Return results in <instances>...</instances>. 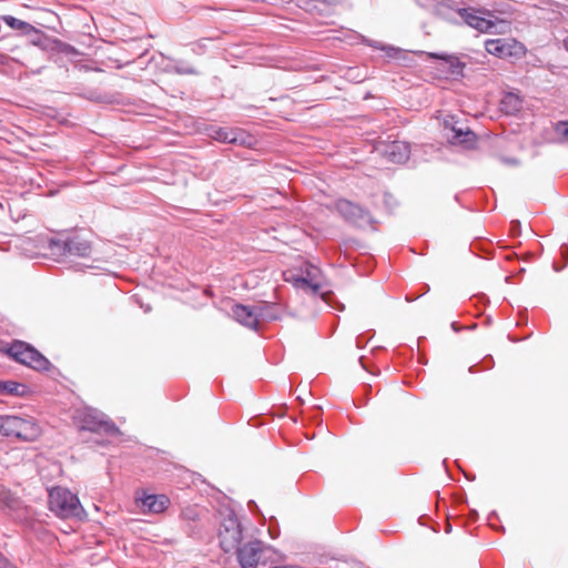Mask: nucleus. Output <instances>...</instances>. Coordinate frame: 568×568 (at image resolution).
I'll list each match as a JSON object with an SVG mask.
<instances>
[{"mask_svg": "<svg viewBox=\"0 0 568 568\" xmlns=\"http://www.w3.org/2000/svg\"><path fill=\"white\" fill-rule=\"evenodd\" d=\"M43 246L57 257H89L92 253L91 242L77 233H61L55 237H47Z\"/></svg>", "mask_w": 568, "mask_h": 568, "instance_id": "obj_1", "label": "nucleus"}, {"mask_svg": "<svg viewBox=\"0 0 568 568\" xmlns=\"http://www.w3.org/2000/svg\"><path fill=\"white\" fill-rule=\"evenodd\" d=\"M41 434V428L33 417L0 415V435L14 437L22 442H33Z\"/></svg>", "mask_w": 568, "mask_h": 568, "instance_id": "obj_2", "label": "nucleus"}, {"mask_svg": "<svg viewBox=\"0 0 568 568\" xmlns=\"http://www.w3.org/2000/svg\"><path fill=\"white\" fill-rule=\"evenodd\" d=\"M236 559L241 568H256L266 566L275 560L277 551L274 547L254 539L242 544L236 550Z\"/></svg>", "mask_w": 568, "mask_h": 568, "instance_id": "obj_3", "label": "nucleus"}, {"mask_svg": "<svg viewBox=\"0 0 568 568\" xmlns=\"http://www.w3.org/2000/svg\"><path fill=\"white\" fill-rule=\"evenodd\" d=\"M49 508L61 518H79L85 516L79 497L63 487H53L49 490Z\"/></svg>", "mask_w": 568, "mask_h": 568, "instance_id": "obj_4", "label": "nucleus"}, {"mask_svg": "<svg viewBox=\"0 0 568 568\" xmlns=\"http://www.w3.org/2000/svg\"><path fill=\"white\" fill-rule=\"evenodd\" d=\"M7 353L16 362L36 371H49L50 362L38 349L27 342L16 339L9 344Z\"/></svg>", "mask_w": 568, "mask_h": 568, "instance_id": "obj_5", "label": "nucleus"}, {"mask_svg": "<svg viewBox=\"0 0 568 568\" xmlns=\"http://www.w3.org/2000/svg\"><path fill=\"white\" fill-rule=\"evenodd\" d=\"M1 19L4 21V23L10 27L11 29L20 30L24 34H29L31 31H34L38 33V39L33 40V44L40 47L41 49H49L52 48L50 44L53 43L54 48L59 49V51L63 53H71L74 51V48L65 42H62L58 39H50L47 37L43 32L37 30L30 23L22 21L13 16H2Z\"/></svg>", "mask_w": 568, "mask_h": 568, "instance_id": "obj_6", "label": "nucleus"}, {"mask_svg": "<svg viewBox=\"0 0 568 568\" xmlns=\"http://www.w3.org/2000/svg\"><path fill=\"white\" fill-rule=\"evenodd\" d=\"M242 526L235 513L233 510H229L219 529L221 549L224 552L235 551L242 545Z\"/></svg>", "mask_w": 568, "mask_h": 568, "instance_id": "obj_7", "label": "nucleus"}, {"mask_svg": "<svg viewBox=\"0 0 568 568\" xmlns=\"http://www.w3.org/2000/svg\"><path fill=\"white\" fill-rule=\"evenodd\" d=\"M335 209L345 222L355 227L366 229L374 222L368 210L346 199L337 200L335 202Z\"/></svg>", "mask_w": 568, "mask_h": 568, "instance_id": "obj_8", "label": "nucleus"}, {"mask_svg": "<svg viewBox=\"0 0 568 568\" xmlns=\"http://www.w3.org/2000/svg\"><path fill=\"white\" fill-rule=\"evenodd\" d=\"M205 131L209 138L221 143L251 146L254 142L253 135L241 128H226L211 124Z\"/></svg>", "mask_w": 568, "mask_h": 568, "instance_id": "obj_9", "label": "nucleus"}, {"mask_svg": "<svg viewBox=\"0 0 568 568\" xmlns=\"http://www.w3.org/2000/svg\"><path fill=\"white\" fill-rule=\"evenodd\" d=\"M81 429L92 433H103L105 435H116L120 433L118 426L106 416L92 408L82 412L80 416Z\"/></svg>", "mask_w": 568, "mask_h": 568, "instance_id": "obj_10", "label": "nucleus"}, {"mask_svg": "<svg viewBox=\"0 0 568 568\" xmlns=\"http://www.w3.org/2000/svg\"><path fill=\"white\" fill-rule=\"evenodd\" d=\"M459 18L465 24L481 33H491L496 28V22L493 20L495 16L488 10L464 7L459 11Z\"/></svg>", "mask_w": 568, "mask_h": 568, "instance_id": "obj_11", "label": "nucleus"}, {"mask_svg": "<svg viewBox=\"0 0 568 568\" xmlns=\"http://www.w3.org/2000/svg\"><path fill=\"white\" fill-rule=\"evenodd\" d=\"M485 49L489 54L498 58L521 57L526 52L524 44L520 42L504 38L487 39Z\"/></svg>", "mask_w": 568, "mask_h": 568, "instance_id": "obj_12", "label": "nucleus"}, {"mask_svg": "<svg viewBox=\"0 0 568 568\" xmlns=\"http://www.w3.org/2000/svg\"><path fill=\"white\" fill-rule=\"evenodd\" d=\"M433 4V13L452 23H457L456 16L459 17L460 7L455 0H429Z\"/></svg>", "mask_w": 568, "mask_h": 568, "instance_id": "obj_13", "label": "nucleus"}, {"mask_svg": "<svg viewBox=\"0 0 568 568\" xmlns=\"http://www.w3.org/2000/svg\"><path fill=\"white\" fill-rule=\"evenodd\" d=\"M383 153L387 161L403 164L409 159L410 146L404 141H393L385 145Z\"/></svg>", "mask_w": 568, "mask_h": 568, "instance_id": "obj_14", "label": "nucleus"}, {"mask_svg": "<svg viewBox=\"0 0 568 568\" xmlns=\"http://www.w3.org/2000/svg\"><path fill=\"white\" fill-rule=\"evenodd\" d=\"M427 55L429 59L443 61L447 65V73L454 79L464 77L466 63L462 62L456 55L444 52H428Z\"/></svg>", "mask_w": 568, "mask_h": 568, "instance_id": "obj_15", "label": "nucleus"}, {"mask_svg": "<svg viewBox=\"0 0 568 568\" xmlns=\"http://www.w3.org/2000/svg\"><path fill=\"white\" fill-rule=\"evenodd\" d=\"M138 504L143 511L152 514L163 513L170 505V499L165 495H146L136 498Z\"/></svg>", "mask_w": 568, "mask_h": 568, "instance_id": "obj_16", "label": "nucleus"}, {"mask_svg": "<svg viewBox=\"0 0 568 568\" xmlns=\"http://www.w3.org/2000/svg\"><path fill=\"white\" fill-rule=\"evenodd\" d=\"M232 315L236 322L251 329L257 331L258 324L256 318L255 305L250 307L243 304H234L232 306Z\"/></svg>", "mask_w": 568, "mask_h": 568, "instance_id": "obj_17", "label": "nucleus"}, {"mask_svg": "<svg viewBox=\"0 0 568 568\" xmlns=\"http://www.w3.org/2000/svg\"><path fill=\"white\" fill-rule=\"evenodd\" d=\"M257 323L262 321H276L281 317L280 307L274 303L262 302L255 305Z\"/></svg>", "mask_w": 568, "mask_h": 568, "instance_id": "obj_18", "label": "nucleus"}, {"mask_svg": "<svg viewBox=\"0 0 568 568\" xmlns=\"http://www.w3.org/2000/svg\"><path fill=\"white\" fill-rule=\"evenodd\" d=\"M523 108L521 98L513 92L506 93L500 100V111L507 115L517 114Z\"/></svg>", "mask_w": 568, "mask_h": 568, "instance_id": "obj_19", "label": "nucleus"}, {"mask_svg": "<svg viewBox=\"0 0 568 568\" xmlns=\"http://www.w3.org/2000/svg\"><path fill=\"white\" fill-rule=\"evenodd\" d=\"M27 385L16 381H0L1 395L23 396L27 393Z\"/></svg>", "mask_w": 568, "mask_h": 568, "instance_id": "obj_20", "label": "nucleus"}, {"mask_svg": "<svg viewBox=\"0 0 568 568\" xmlns=\"http://www.w3.org/2000/svg\"><path fill=\"white\" fill-rule=\"evenodd\" d=\"M454 135L452 138L454 143L465 144L475 139V134L469 129L463 130L462 128L453 129Z\"/></svg>", "mask_w": 568, "mask_h": 568, "instance_id": "obj_21", "label": "nucleus"}, {"mask_svg": "<svg viewBox=\"0 0 568 568\" xmlns=\"http://www.w3.org/2000/svg\"><path fill=\"white\" fill-rule=\"evenodd\" d=\"M173 70L175 73L181 74V75L197 74L196 69L193 65H191L186 62H183V61L176 62L173 67Z\"/></svg>", "mask_w": 568, "mask_h": 568, "instance_id": "obj_22", "label": "nucleus"}, {"mask_svg": "<svg viewBox=\"0 0 568 568\" xmlns=\"http://www.w3.org/2000/svg\"><path fill=\"white\" fill-rule=\"evenodd\" d=\"M494 365V359L491 356H486L481 363L471 365L469 367V373L474 374L480 371L490 369Z\"/></svg>", "mask_w": 568, "mask_h": 568, "instance_id": "obj_23", "label": "nucleus"}, {"mask_svg": "<svg viewBox=\"0 0 568 568\" xmlns=\"http://www.w3.org/2000/svg\"><path fill=\"white\" fill-rule=\"evenodd\" d=\"M296 284L301 287H310L314 293L321 290L320 284L313 283L312 280L303 276L296 278Z\"/></svg>", "mask_w": 568, "mask_h": 568, "instance_id": "obj_24", "label": "nucleus"}, {"mask_svg": "<svg viewBox=\"0 0 568 568\" xmlns=\"http://www.w3.org/2000/svg\"><path fill=\"white\" fill-rule=\"evenodd\" d=\"M85 98L90 101H95V102H111L110 99H108L106 94H102L98 91H89L87 94H85Z\"/></svg>", "mask_w": 568, "mask_h": 568, "instance_id": "obj_25", "label": "nucleus"}, {"mask_svg": "<svg viewBox=\"0 0 568 568\" xmlns=\"http://www.w3.org/2000/svg\"><path fill=\"white\" fill-rule=\"evenodd\" d=\"M556 131L568 141V122H558Z\"/></svg>", "mask_w": 568, "mask_h": 568, "instance_id": "obj_26", "label": "nucleus"}, {"mask_svg": "<svg viewBox=\"0 0 568 568\" xmlns=\"http://www.w3.org/2000/svg\"><path fill=\"white\" fill-rule=\"evenodd\" d=\"M2 504L4 506H7L8 508H14L16 507V504H17V499L14 497H12L11 495H6L3 498H2Z\"/></svg>", "mask_w": 568, "mask_h": 568, "instance_id": "obj_27", "label": "nucleus"}, {"mask_svg": "<svg viewBox=\"0 0 568 568\" xmlns=\"http://www.w3.org/2000/svg\"><path fill=\"white\" fill-rule=\"evenodd\" d=\"M10 567H11V564H10L9 559L2 552H0V568H10Z\"/></svg>", "mask_w": 568, "mask_h": 568, "instance_id": "obj_28", "label": "nucleus"}, {"mask_svg": "<svg viewBox=\"0 0 568 568\" xmlns=\"http://www.w3.org/2000/svg\"><path fill=\"white\" fill-rule=\"evenodd\" d=\"M452 328L453 331L455 332H459L462 329V327L456 323V322H453L452 323Z\"/></svg>", "mask_w": 568, "mask_h": 568, "instance_id": "obj_29", "label": "nucleus"}, {"mask_svg": "<svg viewBox=\"0 0 568 568\" xmlns=\"http://www.w3.org/2000/svg\"><path fill=\"white\" fill-rule=\"evenodd\" d=\"M248 508H250L251 510H253L254 508H257L256 503H255L254 500H250V501H248Z\"/></svg>", "mask_w": 568, "mask_h": 568, "instance_id": "obj_30", "label": "nucleus"}, {"mask_svg": "<svg viewBox=\"0 0 568 568\" xmlns=\"http://www.w3.org/2000/svg\"><path fill=\"white\" fill-rule=\"evenodd\" d=\"M560 251H561V254H562V255H565V254H566V252L568 251L567 245H566V244H562V245L560 246Z\"/></svg>", "mask_w": 568, "mask_h": 568, "instance_id": "obj_31", "label": "nucleus"}, {"mask_svg": "<svg viewBox=\"0 0 568 568\" xmlns=\"http://www.w3.org/2000/svg\"><path fill=\"white\" fill-rule=\"evenodd\" d=\"M270 534H271V537H272V538H276V537L278 536V531H276V532H275V531H274V530H272V529H270Z\"/></svg>", "mask_w": 568, "mask_h": 568, "instance_id": "obj_32", "label": "nucleus"}, {"mask_svg": "<svg viewBox=\"0 0 568 568\" xmlns=\"http://www.w3.org/2000/svg\"><path fill=\"white\" fill-rule=\"evenodd\" d=\"M564 47L568 51V37L564 39Z\"/></svg>", "mask_w": 568, "mask_h": 568, "instance_id": "obj_33", "label": "nucleus"}, {"mask_svg": "<svg viewBox=\"0 0 568 568\" xmlns=\"http://www.w3.org/2000/svg\"><path fill=\"white\" fill-rule=\"evenodd\" d=\"M554 270H555L556 272H559L561 268H560V267H558L556 264H554Z\"/></svg>", "mask_w": 568, "mask_h": 568, "instance_id": "obj_34", "label": "nucleus"}, {"mask_svg": "<svg viewBox=\"0 0 568 568\" xmlns=\"http://www.w3.org/2000/svg\"><path fill=\"white\" fill-rule=\"evenodd\" d=\"M2 58V54L0 53V59Z\"/></svg>", "mask_w": 568, "mask_h": 568, "instance_id": "obj_35", "label": "nucleus"}]
</instances>
